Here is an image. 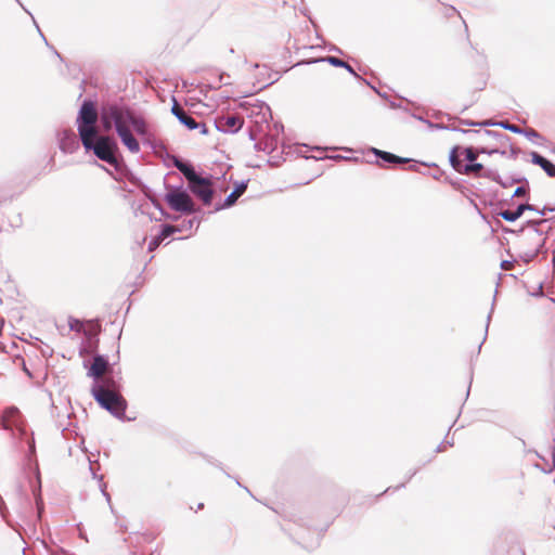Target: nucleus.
Masks as SVG:
<instances>
[{"label": "nucleus", "mask_w": 555, "mask_h": 555, "mask_svg": "<svg viewBox=\"0 0 555 555\" xmlns=\"http://www.w3.org/2000/svg\"><path fill=\"white\" fill-rule=\"evenodd\" d=\"M99 113L95 104L90 100H85L79 108L76 125L79 139L87 152H92L100 160L118 168L117 142L109 135L99 133L96 122Z\"/></svg>", "instance_id": "f257e3e1"}, {"label": "nucleus", "mask_w": 555, "mask_h": 555, "mask_svg": "<svg viewBox=\"0 0 555 555\" xmlns=\"http://www.w3.org/2000/svg\"><path fill=\"white\" fill-rule=\"evenodd\" d=\"M91 393L103 409L115 417L125 420L127 401L118 391L94 383L91 388Z\"/></svg>", "instance_id": "f03ea898"}, {"label": "nucleus", "mask_w": 555, "mask_h": 555, "mask_svg": "<svg viewBox=\"0 0 555 555\" xmlns=\"http://www.w3.org/2000/svg\"><path fill=\"white\" fill-rule=\"evenodd\" d=\"M132 114L133 112L124 104H107L102 107L100 113L102 127L105 131H109L114 127L118 133L129 128Z\"/></svg>", "instance_id": "7ed1b4c3"}, {"label": "nucleus", "mask_w": 555, "mask_h": 555, "mask_svg": "<svg viewBox=\"0 0 555 555\" xmlns=\"http://www.w3.org/2000/svg\"><path fill=\"white\" fill-rule=\"evenodd\" d=\"M544 245V240L541 237V234L538 230H534L533 233L524 236L519 241V255L518 257L526 263L532 261L541 248Z\"/></svg>", "instance_id": "20e7f679"}, {"label": "nucleus", "mask_w": 555, "mask_h": 555, "mask_svg": "<svg viewBox=\"0 0 555 555\" xmlns=\"http://www.w3.org/2000/svg\"><path fill=\"white\" fill-rule=\"evenodd\" d=\"M165 201L169 207L183 214H193L196 211L193 199L189 193L181 189H175L165 195Z\"/></svg>", "instance_id": "39448f33"}, {"label": "nucleus", "mask_w": 555, "mask_h": 555, "mask_svg": "<svg viewBox=\"0 0 555 555\" xmlns=\"http://www.w3.org/2000/svg\"><path fill=\"white\" fill-rule=\"evenodd\" d=\"M2 425L5 430H17L21 437L26 435L25 420L16 406H9L3 411Z\"/></svg>", "instance_id": "423d86ee"}, {"label": "nucleus", "mask_w": 555, "mask_h": 555, "mask_svg": "<svg viewBox=\"0 0 555 555\" xmlns=\"http://www.w3.org/2000/svg\"><path fill=\"white\" fill-rule=\"evenodd\" d=\"M190 191L199 197L205 205L211 204L214 190L210 179L198 177L195 181L189 184Z\"/></svg>", "instance_id": "0eeeda50"}, {"label": "nucleus", "mask_w": 555, "mask_h": 555, "mask_svg": "<svg viewBox=\"0 0 555 555\" xmlns=\"http://www.w3.org/2000/svg\"><path fill=\"white\" fill-rule=\"evenodd\" d=\"M171 113L177 117V119L184 125L189 130L198 129L202 134H207L208 129L205 122H197L190 114H188L173 99V105L171 107Z\"/></svg>", "instance_id": "6e6552de"}, {"label": "nucleus", "mask_w": 555, "mask_h": 555, "mask_svg": "<svg viewBox=\"0 0 555 555\" xmlns=\"http://www.w3.org/2000/svg\"><path fill=\"white\" fill-rule=\"evenodd\" d=\"M60 150L65 154H73L79 149V140L73 129H63L57 133Z\"/></svg>", "instance_id": "1a4fd4ad"}, {"label": "nucleus", "mask_w": 555, "mask_h": 555, "mask_svg": "<svg viewBox=\"0 0 555 555\" xmlns=\"http://www.w3.org/2000/svg\"><path fill=\"white\" fill-rule=\"evenodd\" d=\"M244 124V120L235 115H227L216 120V128L221 132L235 133Z\"/></svg>", "instance_id": "9d476101"}, {"label": "nucleus", "mask_w": 555, "mask_h": 555, "mask_svg": "<svg viewBox=\"0 0 555 555\" xmlns=\"http://www.w3.org/2000/svg\"><path fill=\"white\" fill-rule=\"evenodd\" d=\"M248 185V180H243L237 183L234 190L224 198L223 203L218 204L215 208V211H219L225 208L233 206L240 196L244 194Z\"/></svg>", "instance_id": "9b49d317"}, {"label": "nucleus", "mask_w": 555, "mask_h": 555, "mask_svg": "<svg viewBox=\"0 0 555 555\" xmlns=\"http://www.w3.org/2000/svg\"><path fill=\"white\" fill-rule=\"evenodd\" d=\"M108 369V361L104 356L96 354L93 358V362L91 364V367L88 372V376L93 377L94 379H98L103 376V374Z\"/></svg>", "instance_id": "f8f14e48"}, {"label": "nucleus", "mask_w": 555, "mask_h": 555, "mask_svg": "<svg viewBox=\"0 0 555 555\" xmlns=\"http://www.w3.org/2000/svg\"><path fill=\"white\" fill-rule=\"evenodd\" d=\"M525 210H534V206L531 204H520L515 210H502L499 216L507 222H515L521 217Z\"/></svg>", "instance_id": "ddd939ff"}, {"label": "nucleus", "mask_w": 555, "mask_h": 555, "mask_svg": "<svg viewBox=\"0 0 555 555\" xmlns=\"http://www.w3.org/2000/svg\"><path fill=\"white\" fill-rule=\"evenodd\" d=\"M173 165L185 177L189 184L199 177L192 165L181 160L178 157H173Z\"/></svg>", "instance_id": "4468645a"}, {"label": "nucleus", "mask_w": 555, "mask_h": 555, "mask_svg": "<svg viewBox=\"0 0 555 555\" xmlns=\"http://www.w3.org/2000/svg\"><path fill=\"white\" fill-rule=\"evenodd\" d=\"M530 156L532 164L540 166L548 177H555V165L551 160L538 152H531Z\"/></svg>", "instance_id": "2eb2a0df"}, {"label": "nucleus", "mask_w": 555, "mask_h": 555, "mask_svg": "<svg viewBox=\"0 0 555 555\" xmlns=\"http://www.w3.org/2000/svg\"><path fill=\"white\" fill-rule=\"evenodd\" d=\"M122 144L131 152L138 153L140 151V144L138 140L131 133L130 128L122 130L117 133Z\"/></svg>", "instance_id": "dca6fc26"}, {"label": "nucleus", "mask_w": 555, "mask_h": 555, "mask_svg": "<svg viewBox=\"0 0 555 555\" xmlns=\"http://www.w3.org/2000/svg\"><path fill=\"white\" fill-rule=\"evenodd\" d=\"M317 62H326L335 67H343V68L347 69L350 74L357 76L353 68L347 62H345L338 57L325 56V57H320V59H317L313 61H309L308 63H317Z\"/></svg>", "instance_id": "f3484780"}, {"label": "nucleus", "mask_w": 555, "mask_h": 555, "mask_svg": "<svg viewBox=\"0 0 555 555\" xmlns=\"http://www.w3.org/2000/svg\"><path fill=\"white\" fill-rule=\"evenodd\" d=\"M372 152L377 156L379 157L380 159H383L384 162L386 163H390V164H403V163H408L410 162L409 158H402V157H399L392 153H389V152H385V151H380V150H377L375 147L372 149Z\"/></svg>", "instance_id": "a211bd4d"}, {"label": "nucleus", "mask_w": 555, "mask_h": 555, "mask_svg": "<svg viewBox=\"0 0 555 555\" xmlns=\"http://www.w3.org/2000/svg\"><path fill=\"white\" fill-rule=\"evenodd\" d=\"M130 126L133 128V130L139 135L144 137V135L147 134V125H146L145 120L142 117L135 116L134 114H132L129 127Z\"/></svg>", "instance_id": "6ab92c4d"}, {"label": "nucleus", "mask_w": 555, "mask_h": 555, "mask_svg": "<svg viewBox=\"0 0 555 555\" xmlns=\"http://www.w3.org/2000/svg\"><path fill=\"white\" fill-rule=\"evenodd\" d=\"M461 151V147L460 146H454L451 152H450V155H449V160H450V164L451 166L453 167V169L455 171H457L459 173H461L462 171V168H463V164H462V160L460 159L459 157V152Z\"/></svg>", "instance_id": "aec40b11"}, {"label": "nucleus", "mask_w": 555, "mask_h": 555, "mask_svg": "<svg viewBox=\"0 0 555 555\" xmlns=\"http://www.w3.org/2000/svg\"><path fill=\"white\" fill-rule=\"evenodd\" d=\"M483 171V166L479 163H469L466 165H463L462 175H469V173H476L479 176Z\"/></svg>", "instance_id": "412c9836"}, {"label": "nucleus", "mask_w": 555, "mask_h": 555, "mask_svg": "<svg viewBox=\"0 0 555 555\" xmlns=\"http://www.w3.org/2000/svg\"><path fill=\"white\" fill-rule=\"evenodd\" d=\"M180 229L178 227L171 225V224H165L162 228V231L157 235L162 241L166 240L170 235H172L176 232H179Z\"/></svg>", "instance_id": "4be33fe9"}, {"label": "nucleus", "mask_w": 555, "mask_h": 555, "mask_svg": "<svg viewBox=\"0 0 555 555\" xmlns=\"http://www.w3.org/2000/svg\"><path fill=\"white\" fill-rule=\"evenodd\" d=\"M119 379H120V377L115 378L114 376H109V377L103 378L102 383H99V384L104 385L107 388L114 389L115 391L119 392Z\"/></svg>", "instance_id": "5701e85b"}, {"label": "nucleus", "mask_w": 555, "mask_h": 555, "mask_svg": "<svg viewBox=\"0 0 555 555\" xmlns=\"http://www.w3.org/2000/svg\"><path fill=\"white\" fill-rule=\"evenodd\" d=\"M88 460H89V469H90V473H91L92 477L94 479H99V481L101 482L100 487H101V490H102L103 494L106 496L107 500H109V494L107 492H105L106 485L103 482V476H98L96 475V473H95V470L93 468V462L90 459H88Z\"/></svg>", "instance_id": "b1692460"}, {"label": "nucleus", "mask_w": 555, "mask_h": 555, "mask_svg": "<svg viewBox=\"0 0 555 555\" xmlns=\"http://www.w3.org/2000/svg\"><path fill=\"white\" fill-rule=\"evenodd\" d=\"M479 177H482V178H487V179H490L494 182H501V176L499 175V172L496 170H493V169H487V170H483Z\"/></svg>", "instance_id": "393cba45"}, {"label": "nucleus", "mask_w": 555, "mask_h": 555, "mask_svg": "<svg viewBox=\"0 0 555 555\" xmlns=\"http://www.w3.org/2000/svg\"><path fill=\"white\" fill-rule=\"evenodd\" d=\"M460 122L462 125L470 126V127H475V126L487 127V126H493L494 125V122H492L490 120L473 121V120H467V119H461Z\"/></svg>", "instance_id": "a878e982"}, {"label": "nucleus", "mask_w": 555, "mask_h": 555, "mask_svg": "<svg viewBox=\"0 0 555 555\" xmlns=\"http://www.w3.org/2000/svg\"><path fill=\"white\" fill-rule=\"evenodd\" d=\"M465 154V159L469 163H474L477 159L478 152L474 147H465L463 150Z\"/></svg>", "instance_id": "bb28decb"}, {"label": "nucleus", "mask_w": 555, "mask_h": 555, "mask_svg": "<svg viewBox=\"0 0 555 555\" xmlns=\"http://www.w3.org/2000/svg\"><path fill=\"white\" fill-rule=\"evenodd\" d=\"M496 125L503 127L506 130H509L511 132L522 133V129L519 128L517 125L509 124L507 121H501V122H498Z\"/></svg>", "instance_id": "cd10ccee"}, {"label": "nucleus", "mask_w": 555, "mask_h": 555, "mask_svg": "<svg viewBox=\"0 0 555 555\" xmlns=\"http://www.w3.org/2000/svg\"><path fill=\"white\" fill-rule=\"evenodd\" d=\"M527 193H528V185L522 184V185L516 188V190L513 193V197H521V196H525Z\"/></svg>", "instance_id": "c85d7f7f"}, {"label": "nucleus", "mask_w": 555, "mask_h": 555, "mask_svg": "<svg viewBox=\"0 0 555 555\" xmlns=\"http://www.w3.org/2000/svg\"><path fill=\"white\" fill-rule=\"evenodd\" d=\"M521 134H525L529 140L540 138V133L538 131H535L534 129H526V130L522 129Z\"/></svg>", "instance_id": "c756f323"}, {"label": "nucleus", "mask_w": 555, "mask_h": 555, "mask_svg": "<svg viewBox=\"0 0 555 555\" xmlns=\"http://www.w3.org/2000/svg\"><path fill=\"white\" fill-rule=\"evenodd\" d=\"M511 183H521V184L529 185L528 179L526 177H522V176H514V177H512Z\"/></svg>", "instance_id": "7c9ffc66"}, {"label": "nucleus", "mask_w": 555, "mask_h": 555, "mask_svg": "<svg viewBox=\"0 0 555 555\" xmlns=\"http://www.w3.org/2000/svg\"><path fill=\"white\" fill-rule=\"evenodd\" d=\"M163 241L156 236L154 237L153 240H151V242L149 243V250L152 251L154 250L155 248L158 247V245L162 243Z\"/></svg>", "instance_id": "2f4dec72"}, {"label": "nucleus", "mask_w": 555, "mask_h": 555, "mask_svg": "<svg viewBox=\"0 0 555 555\" xmlns=\"http://www.w3.org/2000/svg\"><path fill=\"white\" fill-rule=\"evenodd\" d=\"M426 122H427V125H428V127L430 129H443V130H446V128H448V126L442 125V124H433L430 121H426Z\"/></svg>", "instance_id": "473e14b6"}, {"label": "nucleus", "mask_w": 555, "mask_h": 555, "mask_svg": "<svg viewBox=\"0 0 555 555\" xmlns=\"http://www.w3.org/2000/svg\"><path fill=\"white\" fill-rule=\"evenodd\" d=\"M512 266H513V262H512V261H508V260H503V261L501 262V268H502L503 270H509V269L512 268Z\"/></svg>", "instance_id": "72a5a7b5"}, {"label": "nucleus", "mask_w": 555, "mask_h": 555, "mask_svg": "<svg viewBox=\"0 0 555 555\" xmlns=\"http://www.w3.org/2000/svg\"><path fill=\"white\" fill-rule=\"evenodd\" d=\"M446 130L457 131V132H463V133L468 132L467 130H464L462 128H457V127H454V126H448V128H446Z\"/></svg>", "instance_id": "f704fd0d"}, {"label": "nucleus", "mask_w": 555, "mask_h": 555, "mask_svg": "<svg viewBox=\"0 0 555 555\" xmlns=\"http://www.w3.org/2000/svg\"><path fill=\"white\" fill-rule=\"evenodd\" d=\"M446 444L452 446V442L446 441V442L440 443V444L437 447V452H442V451H444V450H446Z\"/></svg>", "instance_id": "c9c22d12"}, {"label": "nucleus", "mask_w": 555, "mask_h": 555, "mask_svg": "<svg viewBox=\"0 0 555 555\" xmlns=\"http://www.w3.org/2000/svg\"><path fill=\"white\" fill-rule=\"evenodd\" d=\"M546 210L553 211L554 209L544 207L543 209L539 210L538 208L534 207L533 211H537L539 215L544 216Z\"/></svg>", "instance_id": "e433bc0d"}, {"label": "nucleus", "mask_w": 555, "mask_h": 555, "mask_svg": "<svg viewBox=\"0 0 555 555\" xmlns=\"http://www.w3.org/2000/svg\"><path fill=\"white\" fill-rule=\"evenodd\" d=\"M28 447H29V453L33 454L35 452V441H34V439H30L28 441Z\"/></svg>", "instance_id": "4c0bfd02"}, {"label": "nucleus", "mask_w": 555, "mask_h": 555, "mask_svg": "<svg viewBox=\"0 0 555 555\" xmlns=\"http://www.w3.org/2000/svg\"><path fill=\"white\" fill-rule=\"evenodd\" d=\"M501 186L503 188H508L511 186L513 183H511V180L509 181H504L501 179V182H498Z\"/></svg>", "instance_id": "58836bf2"}, {"label": "nucleus", "mask_w": 555, "mask_h": 555, "mask_svg": "<svg viewBox=\"0 0 555 555\" xmlns=\"http://www.w3.org/2000/svg\"><path fill=\"white\" fill-rule=\"evenodd\" d=\"M499 151L498 150H491V151H488L487 149H480L479 150V153H487V154H493V153H498Z\"/></svg>", "instance_id": "ea45409f"}, {"label": "nucleus", "mask_w": 555, "mask_h": 555, "mask_svg": "<svg viewBox=\"0 0 555 555\" xmlns=\"http://www.w3.org/2000/svg\"><path fill=\"white\" fill-rule=\"evenodd\" d=\"M23 370H24V372L27 374V376H29L30 378L33 377V374H31V373H30V371L26 367L25 362H23Z\"/></svg>", "instance_id": "a19ab883"}, {"label": "nucleus", "mask_w": 555, "mask_h": 555, "mask_svg": "<svg viewBox=\"0 0 555 555\" xmlns=\"http://www.w3.org/2000/svg\"><path fill=\"white\" fill-rule=\"evenodd\" d=\"M491 310H493V308ZM491 314H492V311H490L488 317H487L486 332L488 331V327H489V323H490V320H491Z\"/></svg>", "instance_id": "79ce46f5"}, {"label": "nucleus", "mask_w": 555, "mask_h": 555, "mask_svg": "<svg viewBox=\"0 0 555 555\" xmlns=\"http://www.w3.org/2000/svg\"><path fill=\"white\" fill-rule=\"evenodd\" d=\"M543 222V220H538V221H531L530 223H532L534 227L541 224Z\"/></svg>", "instance_id": "37998d69"}, {"label": "nucleus", "mask_w": 555, "mask_h": 555, "mask_svg": "<svg viewBox=\"0 0 555 555\" xmlns=\"http://www.w3.org/2000/svg\"><path fill=\"white\" fill-rule=\"evenodd\" d=\"M194 222H195V220H189V221H188V227H189V228H192V227H193V224H194Z\"/></svg>", "instance_id": "c03bdc74"}, {"label": "nucleus", "mask_w": 555, "mask_h": 555, "mask_svg": "<svg viewBox=\"0 0 555 555\" xmlns=\"http://www.w3.org/2000/svg\"><path fill=\"white\" fill-rule=\"evenodd\" d=\"M485 133H486V134H494V135H498V133L492 132V131H489V130H487Z\"/></svg>", "instance_id": "a18cd8bd"}, {"label": "nucleus", "mask_w": 555, "mask_h": 555, "mask_svg": "<svg viewBox=\"0 0 555 555\" xmlns=\"http://www.w3.org/2000/svg\"><path fill=\"white\" fill-rule=\"evenodd\" d=\"M204 504L203 503H199L198 504V508H203Z\"/></svg>", "instance_id": "49530a36"}, {"label": "nucleus", "mask_w": 555, "mask_h": 555, "mask_svg": "<svg viewBox=\"0 0 555 555\" xmlns=\"http://www.w3.org/2000/svg\"><path fill=\"white\" fill-rule=\"evenodd\" d=\"M42 39L47 42L46 36L41 34Z\"/></svg>", "instance_id": "de8ad7c7"}]
</instances>
